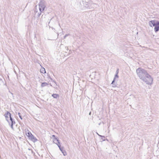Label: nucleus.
Returning a JSON list of instances; mask_svg holds the SVG:
<instances>
[{"label": "nucleus", "mask_w": 159, "mask_h": 159, "mask_svg": "<svg viewBox=\"0 0 159 159\" xmlns=\"http://www.w3.org/2000/svg\"><path fill=\"white\" fill-rule=\"evenodd\" d=\"M157 21V20H152L150 21V26L152 27V25L153 26H155L156 25V22Z\"/></svg>", "instance_id": "obj_8"}, {"label": "nucleus", "mask_w": 159, "mask_h": 159, "mask_svg": "<svg viewBox=\"0 0 159 159\" xmlns=\"http://www.w3.org/2000/svg\"><path fill=\"white\" fill-rule=\"evenodd\" d=\"M64 148H62L61 149V150H60L62 152L63 150H64Z\"/></svg>", "instance_id": "obj_24"}, {"label": "nucleus", "mask_w": 159, "mask_h": 159, "mask_svg": "<svg viewBox=\"0 0 159 159\" xmlns=\"http://www.w3.org/2000/svg\"><path fill=\"white\" fill-rule=\"evenodd\" d=\"M50 79L52 81V79L51 77H50Z\"/></svg>", "instance_id": "obj_28"}, {"label": "nucleus", "mask_w": 159, "mask_h": 159, "mask_svg": "<svg viewBox=\"0 0 159 159\" xmlns=\"http://www.w3.org/2000/svg\"><path fill=\"white\" fill-rule=\"evenodd\" d=\"M18 115L19 116V117H20V118L21 119V120H22V116H21V115L20 114V113L19 112H18Z\"/></svg>", "instance_id": "obj_17"}, {"label": "nucleus", "mask_w": 159, "mask_h": 159, "mask_svg": "<svg viewBox=\"0 0 159 159\" xmlns=\"http://www.w3.org/2000/svg\"><path fill=\"white\" fill-rule=\"evenodd\" d=\"M52 96L55 98H57L59 97V95L57 94H53L52 95Z\"/></svg>", "instance_id": "obj_13"}, {"label": "nucleus", "mask_w": 159, "mask_h": 159, "mask_svg": "<svg viewBox=\"0 0 159 159\" xmlns=\"http://www.w3.org/2000/svg\"><path fill=\"white\" fill-rule=\"evenodd\" d=\"M90 114H91V112H90L89 113V115H90Z\"/></svg>", "instance_id": "obj_29"}, {"label": "nucleus", "mask_w": 159, "mask_h": 159, "mask_svg": "<svg viewBox=\"0 0 159 159\" xmlns=\"http://www.w3.org/2000/svg\"><path fill=\"white\" fill-rule=\"evenodd\" d=\"M68 35V34H66L65 35V36H64V39H65L66 38Z\"/></svg>", "instance_id": "obj_20"}, {"label": "nucleus", "mask_w": 159, "mask_h": 159, "mask_svg": "<svg viewBox=\"0 0 159 159\" xmlns=\"http://www.w3.org/2000/svg\"><path fill=\"white\" fill-rule=\"evenodd\" d=\"M53 82H54V83H55V84H56V82L54 80H53Z\"/></svg>", "instance_id": "obj_27"}, {"label": "nucleus", "mask_w": 159, "mask_h": 159, "mask_svg": "<svg viewBox=\"0 0 159 159\" xmlns=\"http://www.w3.org/2000/svg\"><path fill=\"white\" fill-rule=\"evenodd\" d=\"M4 116L6 118V120L8 122L9 124H10V122L9 120V118H10V116H11V114L9 111H7L4 114Z\"/></svg>", "instance_id": "obj_4"}, {"label": "nucleus", "mask_w": 159, "mask_h": 159, "mask_svg": "<svg viewBox=\"0 0 159 159\" xmlns=\"http://www.w3.org/2000/svg\"><path fill=\"white\" fill-rule=\"evenodd\" d=\"M10 120L11 121V124H15L16 122L11 117V116H10Z\"/></svg>", "instance_id": "obj_11"}, {"label": "nucleus", "mask_w": 159, "mask_h": 159, "mask_svg": "<svg viewBox=\"0 0 159 159\" xmlns=\"http://www.w3.org/2000/svg\"><path fill=\"white\" fill-rule=\"evenodd\" d=\"M41 12L40 11V13H38V17H39L40 16V15L41 14Z\"/></svg>", "instance_id": "obj_21"}, {"label": "nucleus", "mask_w": 159, "mask_h": 159, "mask_svg": "<svg viewBox=\"0 0 159 159\" xmlns=\"http://www.w3.org/2000/svg\"><path fill=\"white\" fill-rule=\"evenodd\" d=\"M55 139L56 140V142H55V140H53V142L54 143L56 144L57 145L58 147H59V146H61L60 144L59 140L57 139V138H55Z\"/></svg>", "instance_id": "obj_9"}, {"label": "nucleus", "mask_w": 159, "mask_h": 159, "mask_svg": "<svg viewBox=\"0 0 159 159\" xmlns=\"http://www.w3.org/2000/svg\"><path fill=\"white\" fill-rule=\"evenodd\" d=\"M118 77H119V76H118V74H116L115 75V77L114 78L113 80V81H112V83H111V84H113V85H112L113 87H116V84H115L114 83L115 82L116 78H118Z\"/></svg>", "instance_id": "obj_6"}, {"label": "nucleus", "mask_w": 159, "mask_h": 159, "mask_svg": "<svg viewBox=\"0 0 159 159\" xmlns=\"http://www.w3.org/2000/svg\"><path fill=\"white\" fill-rule=\"evenodd\" d=\"M136 72L139 78L147 84H152L153 78L146 70L141 68H139L136 69Z\"/></svg>", "instance_id": "obj_1"}, {"label": "nucleus", "mask_w": 159, "mask_h": 159, "mask_svg": "<svg viewBox=\"0 0 159 159\" xmlns=\"http://www.w3.org/2000/svg\"><path fill=\"white\" fill-rule=\"evenodd\" d=\"M65 48L66 49V50H68V47H65Z\"/></svg>", "instance_id": "obj_26"}, {"label": "nucleus", "mask_w": 159, "mask_h": 159, "mask_svg": "<svg viewBox=\"0 0 159 159\" xmlns=\"http://www.w3.org/2000/svg\"><path fill=\"white\" fill-rule=\"evenodd\" d=\"M119 72V69H117L116 71V74H118Z\"/></svg>", "instance_id": "obj_19"}, {"label": "nucleus", "mask_w": 159, "mask_h": 159, "mask_svg": "<svg viewBox=\"0 0 159 159\" xmlns=\"http://www.w3.org/2000/svg\"><path fill=\"white\" fill-rule=\"evenodd\" d=\"M97 134L100 137H101V139L102 140V141H104L106 140L105 137L104 136L100 135L97 132ZM106 140H107V141H108L107 139H106Z\"/></svg>", "instance_id": "obj_10"}, {"label": "nucleus", "mask_w": 159, "mask_h": 159, "mask_svg": "<svg viewBox=\"0 0 159 159\" xmlns=\"http://www.w3.org/2000/svg\"><path fill=\"white\" fill-rule=\"evenodd\" d=\"M29 139H30V140L34 142H35L37 140V139L32 134L29 137Z\"/></svg>", "instance_id": "obj_7"}, {"label": "nucleus", "mask_w": 159, "mask_h": 159, "mask_svg": "<svg viewBox=\"0 0 159 159\" xmlns=\"http://www.w3.org/2000/svg\"><path fill=\"white\" fill-rule=\"evenodd\" d=\"M61 152L64 156H65L67 155L66 151L64 150Z\"/></svg>", "instance_id": "obj_16"}, {"label": "nucleus", "mask_w": 159, "mask_h": 159, "mask_svg": "<svg viewBox=\"0 0 159 159\" xmlns=\"http://www.w3.org/2000/svg\"><path fill=\"white\" fill-rule=\"evenodd\" d=\"M40 72L43 73H45L46 72L45 69L44 67H42L41 69H40Z\"/></svg>", "instance_id": "obj_12"}, {"label": "nucleus", "mask_w": 159, "mask_h": 159, "mask_svg": "<svg viewBox=\"0 0 159 159\" xmlns=\"http://www.w3.org/2000/svg\"><path fill=\"white\" fill-rule=\"evenodd\" d=\"M15 124H10H10H9V125H10L11 128L12 129H14V128H13V125H14Z\"/></svg>", "instance_id": "obj_18"}, {"label": "nucleus", "mask_w": 159, "mask_h": 159, "mask_svg": "<svg viewBox=\"0 0 159 159\" xmlns=\"http://www.w3.org/2000/svg\"><path fill=\"white\" fill-rule=\"evenodd\" d=\"M2 81L3 83V81L2 80V79L1 78H0V82Z\"/></svg>", "instance_id": "obj_25"}, {"label": "nucleus", "mask_w": 159, "mask_h": 159, "mask_svg": "<svg viewBox=\"0 0 159 159\" xmlns=\"http://www.w3.org/2000/svg\"><path fill=\"white\" fill-rule=\"evenodd\" d=\"M26 134L27 135V136L28 137H29L32 134L30 131L28 130V131L26 132Z\"/></svg>", "instance_id": "obj_15"}, {"label": "nucleus", "mask_w": 159, "mask_h": 159, "mask_svg": "<svg viewBox=\"0 0 159 159\" xmlns=\"http://www.w3.org/2000/svg\"><path fill=\"white\" fill-rule=\"evenodd\" d=\"M48 85V83L46 82H43L41 84V86L43 87L46 86H47Z\"/></svg>", "instance_id": "obj_14"}, {"label": "nucleus", "mask_w": 159, "mask_h": 159, "mask_svg": "<svg viewBox=\"0 0 159 159\" xmlns=\"http://www.w3.org/2000/svg\"><path fill=\"white\" fill-rule=\"evenodd\" d=\"M64 148L63 147H61V146H59V148L60 149V150H61V149L62 148Z\"/></svg>", "instance_id": "obj_22"}, {"label": "nucleus", "mask_w": 159, "mask_h": 159, "mask_svg": "<svg viewBox=\"0 0 159 159\" xmlns=\"http://www.w3.org/2000/svg\"><path fill=\"white\" fill-rule=\"evenodd\" d=\"M39 11L41 12H43L46 7L45 1L44 0L41 1L39 3Z\"/></svg>", "instance_id": "obj_2"}, {"label": "nucleus", "mask_w": 159, "mask_h": 159, "mask_svg": "<svg viewBox=\"0 0 159 159\" xmlns=\"http://www.w3.org/2000/svg\"><path fill=\"white\" fill-rule=\"evenodd\" d=\"M154 30L155 32H157L159 31V21H157Z\"/></svg>", "instance_id": "obj_5"}, {"label": "nucleus", "mask_w": 159, "mask_h": 159, "mask_svg": "<svg viewBox=\"0 0 159 159\" xmlns=\"http://www.w3.org/2000/svg\"><path fill=\"white\" fill-rule=\"evenodd\" d=\"M95 5H96V4L92 2H85L84 3V7L87 9L94 8Z\"/></svg>", "instance_id": "obj_3"}, {"label": "nucleus", "mask_w": 159, "mask_h": 159, "mask_svg": "<svg viewBox=\"0 0 159 159\" xmlns=\"http://www.w3.org/2000/svg\"><path fill=\"white\" fill-rule=\"evenodd\" d=\"M52 137H54V140H55V141H56V140H55V138H56V137H55V135H52Z\"/></svg>", "instance_id": "obj_23"}, {"label": "nucleus", "mask_w": 159, "mask_h": 159, "mask_svg": "<svg viewBox=\"0 0 159 159\" xmlns=\"http://www.w3.org/2000/svg\"><path fill=\"white\" fill-rule=\"evenodd\" d=\"M58 35H59V34L58 33H57V35H58Z\"/></svg>", "instance_id": "obj_30"}]
</instances>
